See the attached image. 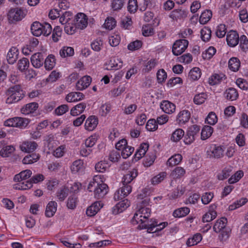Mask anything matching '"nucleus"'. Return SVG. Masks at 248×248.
<instances>
[{
    "label": "nucleus",
    "instance_id": "49",
    "mask_svg": "<svg viewBox=\"0 0 248 248\" xmlns=\"http://www.w3.org/2000/svg\"><path fill=\"white\" fill-rule=\"evenodd\" d=\"M190 210L188 207H184L175 210L173 213V216L176 217H181L188 215Z\"/></svg>",
    "mask_w": 248,
    "mask_h": 248
},
{
    "label": "nucleus",
    "instance_id": "25",
    "mask_svg": "<svg viewBox=\"0 0 248 248\" xmlns=\"http://www.w3.org/2000/svg\"><path fill=\"white\" fill-rule=\"evenodd\" d=\"M57 209V203L55 201L49 202L46 208L45 215L48 217H52Z\"/></svg>",
    "mask_w": 248,
    "mask_h": 248
},
{
    "label": "nucleus",
    "instance_id": "57",
    "mask_svg": "<svg viewBox=\"0 0 248 248\" xmlns=\"http://www.w3.org/2000/svg\"><path fill=\"white\" fill-rule=\"evenodd\" d=\"M232 171V168L231 167L225 168L221 172L218 173L217 178L219 180H223L227 178Z\"/></svg>",
    "mask_w": 248,
    "mask_h": 248
},
{
    "label": "nucleus",
    "instance_id": "63",
    "mask_svg": "<svg viewBox=\"0 0 248 248\" xmlns=\"http://www.w3.org/2000/svg\"><path fill=\"white\" fill-rule=\"evenodd\" d=\"M98 139V136L95 134L90 136L85 141V146L92 147L95 145Z\"/></svg>",
    "mask_w": 248,
    "mask_h": 248
},
{
    "label": "nucleus",
    "instance_id": "46",
    "mask_svg": "<svg viewBox=\"0 0 248 248\" xmlns=\"http://www.w3.org/2000/svg\"><path fill=\"white\" fill-rule=\"evenodd\" d=\"M207 98V95L205 93H201L195 95L193 98L194 103L198 105L203 104Z\"/></svg>",
    "mask_w": 248,
    "mask_h": 248
},
{
    "label": "nucleus",
    "instance_id": "30",
    "mask_svg": "<svg viewBox=\"0 0 248 248\" xmlns=\"http://www.w3.org/2000/svg\"><path fill=\"white\" fill-rule=\"evenodd\" d=\"M56 64V59L54 55L52 54L49 55L45 59L44 66L46 70H51Z\"/></svg>",
    "mask_w": 248,
    "mask_h": 248
},
{
    "label": "nucleus",
    "instance_id": "7",
    "mask_svg": "<svg viewBox=\"0 0 248 248\" xmlns=\"http://www.w3.org/2000/svg\"><path fill=\"white\" fill-rule=\"evenodd\" d=\"M188 45V41L185 39L176 41L172 46V51L173 54L175 56L181 55L185 51Z\"/></svg>",
    "mask_w": 248,
    "mask_h": 248
},
{
    "label": "nucleus",
    "instance_id": "22",
    "mask_svg": "<svg viewBox=\"0 0 248 248\" xmlns=\"http://www.w3.org/2000/svg\"><path fill=\"white\" fill-rule=\"evenodd\" d=\"M91 81L92 78L90 76H84L77 82V89L80 91L84 90L90 85Z\"/></svg>",
    "mask_w": 248,
    "mask_h": 248
},
{
    "label": "nucleus",
    "instance_id": "61",
    "mask_svg": "<svg viewBox=\"0 0 248 248\" xmlns=\"http://www.w3.org/2000/svg\"><path fill=\"white\" fill-rule=\"evenodd\" d=\"M214 197V194L213 192H205L202 194L201 197L202 202L204 205L208 204L212 201Z\"/></svg>",
    "mask_w": 248,
    "mask_h": 248
},
{
    "label": "nucleus",
    "instance_id": "50",
    "mask_svg": "<svg viewBox=\"0 0 248 248\" xmlns=\"http://www.w3.org/2000/svg\"><path fill=\"white\" fill-rule=\"evenodd\" d=\"M201 71L199 68L194 67L189 72L188 77L192 80H197L201 76Z\"/></svg>",
    "mask_w": 248,
    "mask_h": 248
},
{
    "label": "nucleus",
    "instance_id": "53",
    "mask_svg": "<svg viewBox=\"0 0 248 248\" xmlns=\"http://www.w3.org/2000/svg\"><path fill=\"white\" fill-rule=\"evenodd\" d=\"M157 64V61L155 59H151L145 63L143 71L145 73H149L154 69Z\"/></svg>",
    "mask_w": 248,
    "mask_h": 248
},
{
    "label": "nucleus",
    "instance_id": "24",
    "mask_svg": "<svg viewBox=\"0 0 248 248\" xmlns=\"http://www.w3.org/2000/svg\"><path fill=\"white\" fill-rule=\"evenodd\" d=\"M18 49L16 47H12L7 54V60L9 64H14L17 59L18 55Z\"/></svg>",
    "mask_w": 248,
    "mask_h": 248
},
{
    "label": "nucleus",
    "instance_id": "27",
    "mask_svg": "<svg viewBox=\"0 0 248 248\" xmlns=\"http://www.w3.org/2000/svg\"><path fill=\"white\" fill-rule=\"evenodd\" d=\"M168 223L167 222H163L158 223V222L155 220L153 223L149 224V226L147 228V231L150 232L152 231L155 232L156 231H161L167 225Z\"/></svg>",
    "mask_w": 248,
    "mask_h": 248
},
{
    "label": "nucleus",
    "instance_id": "56",
    "mask_svg": "<svg viewBox=\"0 0 248 248\" xmlns=\"http://www.w3.org/2000/svg\"><path fill=\"white\" fill-rule=\"evenodd\" d=\"M248 202V199L246 198H242L234 202L232 204L230 205L229 209L230 210H235L243 205L245 204Z\"/></svg>",
    "mask_w": 248,
    "mask_h": 248
},
{
    "label": "nucleus",
    "instance_id": "58",
    "mask_svg": "<svg viewBox=\"0 0 248 248\" xmlns=\"http://www.w3.org/2000/svg\"><path fill=\"white\" fill-rule=\"evenodd\" d=\"M116 21L112 17H108L105 20L104 24V27L106 29L111 30L115 27Z\"/></svg>",
    "mask_w": 248,
    "mask_h": 248
},
{
    "label": "nucleus",
    "instance_id": "55",
    "mask_svg": "<svg viewBox=\"0 0 248 248\" xmlns=\"http://www.w3.org/2000/svg\"><path fill=\"white\" fill-rule=\"evenodd\" d=\"M73 15L70 12H65L61 16L59 17V22L62 25L67 24L68 22L72 18Z\"/></svg>",
    "mask_w": 248,
    "mask_h": 248
},
{
    "label": "nucleus",
    "instance_id": "60",
    "mask_svg": "<svg viewBox=\"0 0 248 248\" xmlns=\"http://www.w3.org/2000/svg\"><path fill=\"white\" fill-rule=\"evenodd\" d=\"M243 175L244 172L242 170H238L228 179V182L230 184L235 183L239 181Z\"/></svg>",
    "mask_w": 248,
    "mask_h": 248
},
{
    "label": "nucleus",
    "instance_id": "36",
    "mask_svg": "<svg viewBox=\"0 0 248 248\" xmlns=\"http://www.w3.org/2000/svg\"><path fill=\"white\" fill-rule=\"evenodd\" d=\"M110 167V165L107 161H100L95 164V169L96 171L103 173L107 171Z\"/></svg>",
    "mask_w": 248,
    "mask_h": 248
},
{
    "label": "nucleus",
    "instance_id": "9",
    "mask_svg": "<svg viewBox=\"0 0 248 248\" xmlns=\"http://www.w3.org/2000/svg\"><path fill=\"white\" fill-rule=\"evenodd\" d=\"M132 191V187L130 185H124L120 189L117 190L114 195L115 201H119L128 196Z\"/></svg>",
    "mask_w": 248,
    "mask_h": 248
},
{
    "label": "nucleus",
    "instance_id": "47",
    "mask_svg": "<svg viewBox=\"0 0 248 248\" xmlns=\"http://www.w3.org/2000/svg\"><path fill=\"white\" fill-rule=\"evenodd\" d=\"M217 50L214 46H209L202 53V57L204 60H210L216 54Z\"/></svg>",
    "mask_w": 248,
    "mask_h": 248
},
{
    "label": "nucleus",
    "instance_id": "19",
    "mask_svg": "<svg viewBox=\"0 0 248 248\" xmlns=\"http://www.w3.org/2000/svg\"><path fill=\"white\" fill-rule=\"evenodd\" d=\"M88 25V18L83 13H78L76 16V26L78 29L82 30Z\"/></svg>",
    "mask_w": 248,
    "mask_h": 248
},
{
    "label": "nucleus",
    "instance_id": "4",
    "mask_svg": "<svg viewBox=\"0 0 248 248\" xmlns=\"http://www.w3.org/2000/svg\"><path fill=\"white\" fill-rule=\"evenodd\" d=\"M8 97L6 99L7 104H13L20 101L24 96L23 91L19 85L10 88L7 92Z\"/></svg>",
    "mask_w": 248,
    "mask_h": 248
},
{
    "label": "nucleus",
    "instance_id": "51",
    "mask_svg": "<svg viewBox=\"0 0 248 248\" xmlns=\"http://www.w3.org/2000/svg\"><path fill=\"white\" fill-rule=\"evenodd\" d=\"M74 54V49L70 46H63L60 51V55L62 58L72 56Z\"/></svg>",
    "mask_w": 248,
    "mask_h": 248
},
{
    "label": "nucleus",
    "instance_id": "33",
    "mask_svg": "<svg viewBox=\"0 0 248 248\" xmlns=\"http://www.w3.org/2000/svg\"><path fill=\"white\" fill-rule=\"evenodd\" d=\"M149 146V144L147 143H142L141 144L135 153V155L136 157L140 159L144 156L148 150Z\"/></svg>",
    "mask_w": 248,
    "mask_h": 248
},
{
    "label": "nucleus",
    "instance_id": "62",
    "mask_svg": "<svg viewBox=\"0 0 248 248\" xmlns=\"http://www.w3.org/2000/svg\"><path fill=\"white\" fill-rule=\"evenodd\" d=\"M217 117L214 112H209L205 119V122L210 125H215L217 122Z\"/></svg>",
    "mask_w": 248,
    "mask_h": 248
},
{
    "label": "nucleus",
    "instance_id": "41",
    "mask_svg": "<svg viewBox=\"0 0 248 248\" xmlns=\"http://www.w3.org/2000/svg\"><path fill=\"white\" fill-rule=\"evenodd\" d=\"M186 173L185 169L182 167H176L171 171L170 176L174 179L180 178L183 177Z\"/></svg>",
    "mask_w": 248,
    "mask_h": 248
},
{
    "label": "nucleus",
    "instance_id": "3",
    "mask_svg": "<svg viewBox=\"0 0 248 248\" xmlns=\"http://www.w3.org/2000/svg\"><path fill=\"white\" fill-rule=\"evenodd\" d=\"M31 30L34 36H40L42 34L48 36L52 31V27L47 23L41 24L38 21H35L31 24Z\"/></svg>",
    "mask_w": 248,
    "mask_h": 248
},
{
    "label": "nucleus",
    "instance_id": "6",
    "mask_svg": "<svg viewBox=\"0 0 248 248\" xmlns=\"http://www.w3.org/2000/svg\"><path fill=\"white\" fill-rule=\"evenodd\" d=\"M224 152L223 147L212 144L207 150L206 154L210 158H220L223 156Z\"/></svg>",
    "mask_w": 248,
    "mask_h": 248
},
{
    "label": "nucleus",
    "instance_id": "32",
    "mask_svg": "<svg viewBox=\"0 0 248 248\" xmlns=\"http://www.w3.org/2000/svg\"><path fill=\"white\" fill-rule=\"evenodd\" d=\"M32 174V171L30 170H26L16 174L14 177V180L16 182H20L30 178Z\"/></svg>",
    "mask_w": 248,
    "mask_h": 248
},
{
    "label": "nucleus",
    "instance_id": "40",
    "mask_svg": "<svg viewBox=\"0 0 248 248\" xmlns=\"http://www.w3.org/2000/svg\"><path fill=\"white\" fill-rule=\"evenodd\" d=\"M40 158L38 154H32L25 156L22 160L24 164H31L37 162Z\"/></svg>",
    "mask_w": 248,
    "mask_h": 248
},
{
    "label": "nucleus",
    "instance_id": "8",
    "mask_svg": "<svg viewBox=\"0 0 248 248\" xmlns=\"http://www.w3.org/2000/svg\"><path fill=\"white\" fill-rule=\"evenodd\" d=\"M217 205L215 203L212 204L209 206L208 212L202 216V220L203 222H210L217 217Z\"/></svg>",
    "mask_w": 248,
    "mask_h": 248
},
{
    "label": "nucleus",
    "instance_id": "48",
    "mask_svg": "<svg viewBox=\"0 0 248 248\" xmlns=\"http://www.w3.org/2000/svg\"><path fill=\"white\" fill-rule=\"evenodd\" d=\"M184 131L182 129H176L172 134L171 140L174 142H178L184 137Z\"/></svg>",
    "mask_w": 248,
    "mask_h": 248
},
{
    "label": "nucleus",
    "instance_id": "35",
    "mask_svg": "<svg viewBox=\"0 0 248 248\" xmlns=\"http://www.w3.org/2000/svg\"><path fill=\"white\" fill-rule=\"evenodd\" d=\"M212 16V12L210 10H205L201 15L199 22L201 24H206Z\"/></svg>",
    "mask_w": 248,
    "mask_h": 248
},
{
    "label": "nucleus",
    "instance_id": "28",
    "mask_svg": "<svg viewBox=\"0 0 248 248\" xmlns=\"http://www.w3.org/2000/svg\"><path fill=\"white\" fill-rule=\"evenodd\" d=\"M83 97V93L80 92H71L66 95L65 100L69 103L74 102L82 100Z\"/></svg>",
    "mask_w": 248,
    "mask_h": 248
},
{
    "label": "nucleus",
    "instance_id": "18",
    "mask_svg": "<svg viewBox=\"0 0 248 248\" xmlns=\"http://www.w3.org/2000/svg\"><path fill=\"white\" fill-rule=\"evenodd\" d=\"M37 147V144L34 141H25L20 145V149L25 153H31L33 152Z\"/></svg>",
    "mask_w": 248,
    "mask_h": 248
},
{
    "label": "nucleus",
    "instance_id": "5",
    "mask_svg": "<svg viewBox=\"0 0 248 248\" xmlns=\"http://www.w3.org/2000/svg\"><path fill=\"white\" fill-rule=\"evenodd\" d=\"M27 11L22 8L11 9L8 13L7 17L9 21L12 22L21 21L26 16Z\"/></svg>",
    "mask_w": 248,
    "mask_h": 248
},
{
    "label": "nucleus",
    "instance_id": "39",
    "mask_svg": "<svg viewBox=\"0 0 248 248\" xmlns=\"http://www.w3.org/2000/svg\"><path fill=\"white\" fill-rule=\"evenodd\" d=\"M214 129L211 126L205 125L203 127L201 132V139L205 140L211 136Z\"/></svg>",
    "mask_w": 248,
    "mask_h": 248
},
{
    "label": "nucleus",
    "instance_id": "44",
    "mask_svg": "<svg viewBox=\"0 0 248 248\" xmlns=\"http://www.w3.org/2000/svg\"><path fill=\"white\" fill-rule=\"evenodd\" d=\"M202 240V235L200 233H197L188 239L186 241V245L188 247L193 246L198 244Z\"/></svg>",
    "mask_w": 248,
    "mask_h": 248
},
{
    "label": "nucleus",
    "instance_id": "21",
    "mask_svg": "<svg viewBox=\"0 0 248 248\" xmlns=\"http://www.w3.org/2000/svg\"><path fill=\"white\" fill-rule=\"evenodd\" d=\"M43 56L41 53H34L31 58V64L36 68H39L43 65Z\"/></svg>",
    "mask_w": 248,
    "mask_h": 248
},
{
    "label": "nucleus",
    "instance_id": "2",
    "mask_svg": "<svg viewBox=\"0 0 248 248\" xmlns=\"http://www.w3.org/2000/svg\"><path fill=\"white\" fill-rule=\"evenodd\" d=\"M100 175H95L88 185V189L92 191V188L94 187V194L96 199L103 198L108 192V186L101 182Z\"/></svg>",
    "mask_w": 248,
    "mask_h": 248
},
{
    "label": "nucleus",
    "instance_id": "13",
    "mask_svg": "<svg viewBox=\"0 0 248 248\" xmlns=\"http://www.w3.org/2000/svg\"><path fill=\"white\" fill-rule=\"evenodd\" d=\"M226 41L229 46L231 47L236 46L238 44L239 41L238 33L234 31H230L227 34Z\"/></svg>",
    "mask_w": 248,
    "mask_h": 248
},
{
    "label": "nucleus",
    "instance_id": "23",
    "mask_svg": "<svg viewBox=\"0 0 248 248\" xmlns=\"http://www.w3.org/2000/svg\"><path fill=\"white\" fill-rule=\"evenodd\" d=\"M138 176V171L136 169H133L128 171L123 178V185H128L131 182Z\"/></svg>",
    "mask_w": 248,
    "mask_h": 248
},
{
    "label": "nucleus",
    "instance_id": "12",
    "mask_svg": "<svg viewBox=\"0 0 248 248\" xmlns=\"http://www.w3.org/2000/svg\"><path fill=\"white\" fill-rule=\"evenodd\" d=\"M190 116L189 111L184 109L178 112L176 116V121L179 125L184 124L189 121Z\"/></svg>",
    "mask_w": 248,
    "mask_h": 248
},
{
    "label": "nucleus",
    "instance_id": "11",
    "mask_svg": "<svg viewBox=\"0 0 248 248\" xmlns=\"http://www.w3.org/2000/svg\"><path fill=\"white\" fill-rule=\"evenodd\" d=\"M107 69L108 70H118L121 68L123 65V62L121 59L114 57L111 58L109 61L106 63Z\"/></svg>",
    "mask_w": 248,
    "mask_h": 248
},
{
    "label": "nucleus",
    "instance_id": "1",
    "mask_svg": "<svg viewBox=\"0 0 248 248\" xmlns=\"http://www.w3.org/2000/svg\"><path fill=\"white\" fill-rule=\"evenodd\" d=\"M151 209L147 200H144L139 206V209L135 213L132 219L133 224H138L139 230L147 229L149 226L148 218L150 216Z\"/></svg>",
    "mask_w": 248,
    "mask_h": 248
},
{
    "label": "nucleus",
    "instance_id": "54",
    "mask_svg": "<svg viewBox=\"0 0 248 248\" xmlns=\"http://www.w3.org/2000/svg\"><path fill=\"white\" fill-rule=\"evenodd\" d=\"M32 186V183L30 180L25 182L16 184L14 186V188L16 189L24 190L30 189Z\"/></svg>",
    "mask_w": 248,
    "mask_h": 248
},
{
    "label": "nucleus",
    "instance_id": "42",
    "mask_svg": "<svg viewBox=\"0 0 248 248\" xmlns=\"http://www.w3.org/2000/svg\"><path fill=\"white\" fill-rule=\"evenodd\" d=\"M30 62L26 58H22L18 61L17 69L21 72L27 71L29 67Z\"/></svg>",
    "mask_w": 248,
    "mask_h": 248
},
{
    "label": "nucleus",
    "instance_id": "59",
    "mask_svg": "<svg viewBox=\"0 0 248 248\" xmlns=\"http://www.w3.org/2000/svg\"><path fill=\"white\" fill-rule=\"evenodd\" d=\"M16 127L24 128L27 126L31 122L29 119L16 117Z\"/></svg>",
    "mask_w": 248,
    "mask_h": 248
},
{
    "label": "nucleus",
    "instance_id": "17",
    "mask_svg": "<svg viewBox=\"0 0 248 248\" xmlns=\"http://www.w3.org/2000/svg\"><path fill=\"white\" fill-rule=\"evenodd\" d=\"M38 108V104L35 102L30 103L24 105L21 108L22 114L28 115L34 113Z\"/></svg>",
    "mask_w": 248,
    "mask_h": 248
},
{
    "label": "nucleus",
    "instance_id": "26",
    "mask_svg": "<svg viewBox=\"0 0 248 248\" xmlns=\"http://www.w3.org/2000/svg\"><path fill=\"white\" fill-rule=\"evenodd\" d=\"M227 220L225 217H221L216 220L214 226L213 230L217 233H219L222 230L226 229Z\"/></svg>",
    "mask_w": 248,
    "mask_h": 248
},
{
    "label": "nucleus",
    "instance_id": "10",
    "mask_svg": "<svg viewBox=\"0 0 248 248\" xmlns=\"http://www.w3.org/2000/svg\"><path fill=\"white\" fill-rule=\"evenodd\" d=\"M160 108L165 113L171 114L175 112V105L169 100H163L160 103Z\"/></svg>",
    "mask_w": 248,
    "mask_h": 248
},
{
    "label": "nucleus",
    "instance_id": "64",
    "mask_svg": "<svg viewBox=\"0 0 248 248\" xmlns=\"http://www.w3.org/2000/svg\"><path fill=\"white\" fill-rule=\"evenodd\" d=\"M227 29L224 24L219 25L216 29V34L218 38L223 37L226 34Z\"/></svg>",
    "mask_w": 248,
    "mask_h": 248
},
{
    "label": "nucleus",
    "instance_id": "43",
    "mask_svg": "<svg viewBox=\"0 0 248 248\" xmlns=\"http://www.w3.org/2000/svg\"><path fill=\"white\" fill-rule=\"evenodd\" d=\"M15 151L13 145H7L3 147L0 151V155L2 157H7L11 155Z\"/></svg>",
    "mask_w": 248,
    "mask_h": 248
},
{
    "label": "nucleus",
    "instance_id": "16",
    "mask_svg": "<svg viewBox=\"0 0 248 248\" xmlns=\"http://www.w3.org/2000/svg\"><path fill=\"white\" fill-rule=\"evenodd\" d=\"M84 169V162L81 159H78L74 161L70 166L71 171L73 174L82 173Z\"/></svg>",
    "mask_w": 248,
    "mask_h": 248
},
{
    "label": "nucleus",
    "instance_id": "45",
    "mask_svg": "<svg viewBox=\"0 0 248 248\" xmlns=\"http://www.w3.org/2000/svg\"><path fill=\"white\" fill-rule=\"evenodd\" d=\"M167 176V173L165 171L159 172L158 174L155 176L151 179V183L153 185H158L162 182Z\"/></svg>",
    "mask_w": 248,
    "mask_h": 248
},
{
    "label": "nucleus",
    "instance_id": "37",
    "mask_svg": "<svg viewBox=\"0 0 248 248\" xmlns=\"http://www.w3.org/2000/svg\"><path fill=\"white\" fill-rule=\"evenodd\" d=\"M111 108L112 106L109 103L102 104L99 108V114L102 117H106L110 112Z\"/></svg>",
    "mask_w": 248,
    "mask_h": 248
},
{
    "label": "nucleus",
    "instance_id": "38",
    "mask_svg": "<svg viewBox=\"0 0 248 248\" xmlns=\"http://www.w3.org/2000/svg\"><path fill=\"white\" fill-rule=\"evenodd\" d=\"M226 98L229 100H235L238 97V93L236 89L233 88H230L225 92Z\"/></svg>",
    "mask_w": 248,
    "mask_h": 248
},
{
    "label": "nucleus",
    "instance_id": "15",
    "mask_svg": "<svg viewBox=\"0 0 248 248\" xmlns=\"http://www.w3.org/2000/svg\"><path fill=\"white\" fill-rule=\"evenodd\" d=\"M130 205L129 202L127 200H124L117 203L112 209V214L117 215L125 210Z\"/></svg>",
    "mask_w": 248,
    "mask_h": 248
},
{
    "label": "nucleus",
    "instance_id": "31",
    "mask_svg": "<svg viewBox=\"0 0 248 248\" xmlns=\"http://www.w3.org/2000/svg\"><path fill=\"white\" fill-rule=\"evenodd\" d=\"M182 158L180 154H175L168 159L166 165L171 167L177 165L182 161Z\"/></svg>",
    "mask_w": 248,
    "mask_h": 248
},
{
    "label": "nucleus",
    "instance_id": "52",
    "mask_svg": "<svg viewBox=\"0 0 248 248\" xmlns=\"http://www.w3.org/2000/svg\"><path fill=\"white\" fill-rule=\"evenodd\" d=\"M211 36V31L208 27H205L201 31V37L204 42L208 41Z\"/></svg>",
    "mask_w": 248,
    "mask_h": 248
},
{
    "label": "nucleus",
    "instance_id": "34",
    "mask_svg": "<svg viewBox=\"0 0 248 248\" xmlns=\"http://www.w3.org/2000/svg\"><path fill=\"white\" fill-rule=\"evenodd\" d=\"M228 66L232 71L236 72L239 70L240 66V61L236 57H232L229 61Z\"/></svg>",
    "mask_w": 248,
    "mask_h": 248
},
{
    "label": "nucleus",
    "instance_id": "29",
    "mask_svg": "<svg viewBox=\"0 0 248 248\" xmlns=\"http://www.w3.org/2000/svg\"><path fill=\"white\" fill-rule=\"evenodd\" d=\"M86 108L84 103H80L73 107L70 110V114L73 116H77L83 113Z\"/></svg>",
    "mask_w": 248,
    "mask_h": 248
},
{
    "label": "nucleus",
    "instance_id": "20",
    "mask_svg": "<svg viewBox=\"0 0 248 248\" xmlns=\"http://www.w3.org/2000/svg\"><path fill=\"white\" fill-rule=\"evenodd\" d=\"M102 207L103 204L100 202H95L87 209L86 214L89 217L94 216Z\"/></svg>",
    "mask_w": 248,
    "mask_h": 248
},
{
    "label": "nucleus",
    "instance_id": "14",
    "mask_svg": "<svg viewBox=\"0 0 248 248\" xmlns=\"http://www.w3.org/2000/svg\"><path fill=\"white\" fill-rule=\"evenodd\" d=\"M98 124V118L94 115L90 116L85 121V129L87 131H92L96 127Z\"/></svg>",
    "mask_w": 248,
    "mask_h": 248
}]
</instances>
